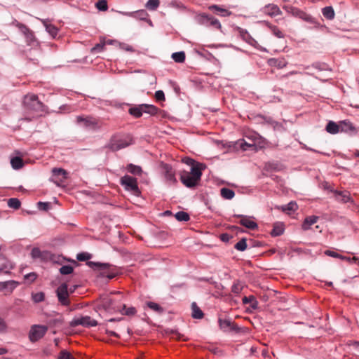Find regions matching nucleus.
<instances>
[{
    "instance_id": "c9c22d12",
    "label": "nucleus",
    "mask_w": 359,
    "mask_h": 359,
    "mask_svg": "<svg viewBox=\"0 0 359 359\" xmlns=\"http://www.w3.org/2000/svg\"><path fill=\"white\" fill-rule=\"evenodd\" d=\"M146 305L156 313L162 314L164 312V309L156 302H147Z\"/></svg>"
},
{
    "instance_id": "8fccbe9b",
    "label": "nucleus",
    "mask_w": 359,
    "mask_h": 359,
    "mask_svg": "<svg viewBox=\"0 0 359 359\" xmlns=\"http://www.w3.org/2000/svg\"><path fill=\"white\" fill-rule=\"evenodd\" d=\"M8 332V326L4 318L0 316V334H6Z\"/></svg>"
},
{
    "instance_id": "c03bdc74",
    "label": "nucleus",
    "mask_w": 359,
    "mask_h": 359,
    "mask_svg": "<svg viewBox=\"0 0 359 359\" xmlns=\"http://www.w3.org/2000/svg\"><path fill=\"white\" fill-rule=\"evenodd\" d=\"M311 67L319 71L330 70L328 65L324 62H316L313 63Z\"/></svg>"
},
{
    "instance_id": "2f4dec72",
    "label": "nucleus",
    "mask_w": 359,
    "mask_h": 359,
    "mask_svg": "<svg viewBox=\"0 0 359 359\" xmlns=\"http://www.w3.org/2000/svg\"><path fill=\"white\" fill-rule=\"evenodd\" d=\"M159 109L153 104H143V113L149 114L151 116L156 115Z\"/></svg>"
},
{
    "instance_id": "b1692460",
    "label": "nucleus",
    "mask_w": 359,
    "mask_h": 359,
    "mask_svg": "<svg viewBox=\"0 0 359 359\" xmlns=\"http://www.w3.org/2000/svg\"><path fill=\"white\" fill-rule=\"evenodd\" d=\"M0 260L3 261V262L0 264V273H9L10 270L13 269L14 267L13 264L7 261L1 254Z\"/></svg>"
},
{
    "instance_id": "79ce46f5",
    "label": "nucleus",
    "mask_w": 359,
    "mask_h": 359,
    "mask_svg": "<svg viewBox=\"0 0 359 359\" xmlns=\"http://www.w3.org/2000/svg\"><path fill=\"white\" fill-rule=\"evenodd\" d=\"M8 205L9 208L18 210L20 208L21 203L17 198H11L8 200Z\"/></svg>"
},
{
    "instance_id": "393cba45",
    "label": "nucleus",
    "mask_w": 359,
    "mask_h": 359,
    "mask_svg": "<svg viewBox=\"0 0 359 359\" xmlns=\"http://www.w3.org/2000/svg\"><path fill=\"white\" fill-rule=\"evenodd\" d=\"M46 32L53 37L55 38L57 35L58 29L53 25L49 23L48 20H41Z\"/></svg>"
},
{
    "instance_id": "aec40b11",
    "label": "nucleus",
    "mask_w": 359,
    "mask_h": 359,
    "mask_svg": "<svg viewBox=\"0 0 359 359\" xmlns=\"http://www.w3.org/2000/svg\"><path fill=\"white\" fill-rule=\"evenodd\" d=\"M340 124V132L346 133L350 135L357 134V129L354 125L349 121L344 120L339 122Z\"/></svg>"
},
{
    "instance_id": "39448f33",
    "label": "nucleus",
    "mask_w": 359,
    "mask_h": 359,
    "mask_svg": "<svg viewBox=\"0 0 359 359\" xmlns=\"http://www.w3.org/2000/svg\"><path fill=\"white\" fill-rule=\"evenodd\" d=\"M120 184L125 190L130 191L135 196H139L141 191L138 187L137 179L128 175H125L120 179Z\"/></svg>"
},
{
    "instance_id": "dca6fc26",
    "label": "nucleus",
    "mask_w": 359,
    "mask_h": 359,
    "mask_svg": "<svg viewBox=\"0 0 359 359\" xmlns=\"http://www.w3.org/2000/svg\"><path fill=\"white\" fill-rule=\"evenodd\" d=\"M330 191L334 194V198L336 201L339 202H341L344 203H353V201L352 198L350 196V194L347 191H337V190H333L330 189Z\"/></svg>"
},
{
    "instance_id": "cd10ccee",
    "label": "nucleus",
    "mask_w": 359,
    "mask_h": 359,
    "mask_svg": "<svg viewBox=\"0 0 359 359\" xmlns=\"http://www.w3.org/2000/svg\"><path fill=\"white\" fill-rule=\"evenodd\" d=\"M118 311L120 312L122 315L128 316H133L137 313V310L135 307H127L126 304L120 306V307H118Z\"/></svg>"
},
{
    "instance_id": "603ef678",
    "label": "nucleus",
    "mask_w": 359,
    "mask_h": 359,
    "mask_svg": "<svg viewBox=\"0 0 359 359\" xmlns=\"http://www.w3.org/2000/svg\"><path fill=\"white\" fill-rule=\"evenodd\" d=\"M37 208L40 210L48 211L50 208V203L39 201L37 203Z\"/></svg>"
},
{
    "instance_id": "5fc2aeb1",
    "label": "nucleus",
    "mask_w": 359,
    "mask_h": 359,
    "mask_svg": "<svg viewBox=\"0 0 359 359\" xmlns=\"http://www.w3.org/2000/svg\"><path fill=\"white\" fill-rule=\"evenodd\" d=\"M168 6L170 7H172V8H177V9H182V8H184L185 7L184 6L183 4L178 1V0H172L171 1Z\"/></svg>"
},
{
    "instance_id": "c756f323",
    "label": "nucleus",
    "mask_w": 359,
    "mask_h": 359,
    "mask_svg": "<svg viewBox=\"0 0 359 359\" xmlns=\"http://www.w3.org/2000/svg\"><path fill=\"white\" fill-rule=\"evenodd\" d=\"M325 130L330 134L335 135L340 132V124L330 121L325 127Z\"/></svg>"
},
{
    "instance_id": "49530a36",
    "label": "nucleus",
    "mask_w": 359,
    "mask_h": 359,
    "mask_svg": "<svg viewBox=\"0 0 359 359\" xmlns=\"http://www.w3.org/2000/svg\"><path fill=\"white\" fill-rule=\"evenodd\" d=\"M32 300L35 303H39L44 300L45 294L42 292H36V293L32 294Z\"/></svg>"
},
{
    "instance_id": "9b49d317",
    "label": "nucleus",
    "mask_w": 359,
    "mask_h": 359,
    "mask_svg": "<svg viewBox=\"0 0 359 359\" xmlns=\"http://www.w3.org/2000/svg\"><path fill=\"white\" fill-rule=\"evenodd\" d=\"M68 177L67 172L60 168H54L52 170V176L50 179L51 182L55 184L57 187H60L62 184Z\"/></svg>"
},
{
    "instance_id": "e2e57ef3",
    "label": "nucleus",
    "mask_w": 359,
    "mask_h": 359,
    "mask_svg": "<svg viewBox=\"0 0 359 359\" xmlns=\"http://www.w3.org/2000/svg\"><path fill=\"white\" fill-rule=\"evenodd\" d=\"M25 278L32 282L36 278V274L34 273H29L25 276Z\"/></svg>"
},
{
    "instance_id": "ddd939ff",
    "label": "nucleus",
    "mask_w": 359,
    "mask_h": 359,
    "mask_svg": "<svg viewBox=\"0 0 359 359\" xmlns=\"http://www.w3.org/2000/svg\"><path fill=\"white\" fill-rule=\"evenodd\" d=\"M119 13L124 16L132 17L140 20L149 22V24L152 25L151 20L148 18L149 14L145 10L142 9L133 12L119 11Z\"/></svg>"
},
{
    "instance_id": "a878e982",
    "label": "nucleus",
    "mask_w": 359,
    "mask_h": 359,
    "mask_svg": "<svg viewBox=\"0 0 359 359\" xmlns=\"http://www.w3.org/2000/svg\"><path fill=\"white\" fill-rule=\"evenodd\" d=\"M284 224L283 222H276L273 224V229L271 231V236L276 237L281 236L284 233Z\"/></svg>"
},
{
    "instance_id": "052dcab7",
    "label": "nucleus",
    "mask_w": 359,
    "mask_h": 359,
    "mask_svg": "<svg viewBox=\"0 0 359 359\" xmlns=\"http://www.w3.org/2000/svg\"><path fill=\"white\" fill-rule=\"evenodd\" d=\"M325 254L327 256L332 257H336V258H344V256L338 254L336 252L332 251V250H326L325 252Z\"/></svg>"
},
{
    "instance_id": "0eeeda50",
    "label": "nucleus",
    "mask_w": 359,
    "mask_h": 359,
    "mask_svg": "<svg viewBox=\"0 0 359 359\" xmlns=\"http://www.w3.org/2000/svg\"><path fill=\"white\" fill-rule=\"evenodd\" d=\"M76 121L78 125L88 130H98L101 128L99 121L92 116H78Z\"/></svg>"
},
{
    "instance_id": "9d476101",
    "label": "nucleus",
    "mask_w": 359,
    "mask_h": 359,
    "mask_svg": "<svg viewBox=\"0 0 359 359\" xmlns=\"http://www.w3.org/2000/svg\"><path fill=\"white\" fill-rule=\"evenodd\" d=\"M48 327L42 325H33L29 332V339L32 342H36L41 339L47 332Z\"/></svg>"
},
{
    "instance_id": "5701e85b",
    "label": "nucleus",
    "mask_w": 359,
    "mask_h": 359,
    "mask_svg": "<svg viewBox=\"0 0 359 359\" xmlns=\"http://www.w3.org/2000/svg\"><path fill=\"white\" fill-rule=\"evenodd\" d=\"M208 9L210 11H212L215 12V13L219 15L220 16H222V17H228L232 14L231 11H230L226 8H222L219 5H216V4L210 5L208 7Z\"/></svg>"
},
{
    "instance_id": "864d4df0",
    "label": "nucleus",
    "mask_w": 359,
    "mask_h": 359,
    "mask_svg": "<svg viewBox=\"0 0 359 359\" xmlns=\"http://www.w3.org/2000/svg\"><path fill=\"white\" fill-rule=\"evenodd\" d=\"M58 359H75L72 354L66 350L60 351Z\"/></svg>"
},
{
    "instance_id": "a18cd8bd",
    "label": "nucleus",
    "mask_w": 359,
    "mask_h": 359,
    "mask_svg": "<svg viewBox=\"0 0 359 359\" xmlns=\"http://www.w3.org/2000/svg\"><path fill=\"white\" fill-rule=\"evenodd\" d=\"M95 6L100 11H106L108 9L107 0H98L95 4Z\"/></svg>"
},
{
    "instance_id": "338daca9",
    "label": "nucleus",
    "mask_w": 359,
    "mask_h": 359,
    "mask_svg": "<svg viewBox=\"0 0 359 359\" xmlns=\"http://www.w3.org/2000/svg\"><path fill=\"white\" fill-rule=\"evenodd\" d=\"M250 306L253 309H256L258 307V302L257 301L255 297H254L253 300H252Z\"/></svg>"
},
{
    "instance_id": "412c9836",
    "label": "nucleus",
    "mask_w": 359,
    "mask_h": 359,
    "mask_svg": "<svg viewBox=\"0 0 359 359\" xmlns=\"http://www.w3.org/2000/svg\"><path fill=\"white\" fill-rule=\"evenodd\" d=\"M165 172V178L166 181L170 184H175L177 183V179L175 177V172L171 165L165 164L163 166Z\"/></svg>"
},
{
    "instance_id": "4c0bfd02",
    "label": "nucleus",
    "mask_w": 359,
    "mask_h": 359,
    "mask_svg": "<svg viewBox=\"0 0 359 359\" xmlns=\"http://www.w3.org/2000/svg\"><path fill=\"white\" fill-rule=\"evenodd\" d=\"M171 57L175 62L182 63L185 60L186 55L184 51H179L173 53Z\"/></svg>"
},
{
    "instance_id": "4be33fe9",
    "label": "nucleus",
    "mask_w": 359,
    "mask_h": 359,
    "mask_svg": "<svg viewBox=\"0 0 359 359\" xmlns=\"http://www.w3.org/2000/svg\"><path fill=\"white\" fill-rule=\"evenodd\" d=\"M19 283L15 280H8L4 282H0V290H6L9 293H11L14 289L17 287Z\"/></svg>"
},
{
    "instance_id": "7c9ffc66",
    "label": "nucleus",
    "mask_w": 359,
    "mask_h": 359,
    "mask_svg": "<svg viewBox=\"0 0 359 359\" xmlns=\"http://www.w3.org/2000/svg\"><path fill=\"white\" fill-rule=\"evenodd\" d=\"M191 316L194 319H201L204 316V313L202 310L198 306L196 302L191 304Z\"/></svg>"
},
{
    "instance_id": "f8f14e48",
    "label": "nucleus",
    "mask_w": 359,
    "mask_h": 359,
    "mask_svg": "<svg viewBox=\"0 0 359 359\" xmlns=\"http://www.w3.org/2000/svg\"><path fill=\"white\" fill-rule=\"evenodd\" d=\"M57 297L59 302L63 306H68L69 301L68 299V286L67 283H62L56 290Z\"/></svg>"
},
{
    "instance_id": "680f3d73",
    "label": "nucleus",
    "mask_w": 359,
    "mask_h": 359,
    "mask_svg": "<svg viewBox=\"0 0 359 359\" xmlns=\"http://www.w3.org/2000/svg\"><path fill=\"white\" fill-rule=\"evenodd\" d=\"M241 291V287L238 284H233L231 287V292L235 294H238Z\"/></svg>"
},
{
    "instance_id": "69168bd1",
    "label": "nucleus",
    "mask_w": 359,
    "mask_h": 359,
    "mask_svg": "<svg viewBox=\"0 0 359 359\" xmlns=\"http://www.w3.org/2000/svg\"><path fill=\"white\" fill-rule=\"evenodd\" d=\"M231 238V236H229V233H222L220 235V239L221 241H222L223 242H228L229 241V239Z\"/></svg>"
},
{
    "instance_id": "423d86ee",
    "label": "nucleus",
    "mask_w": 359,
    "mask_h": 359,
    "mask_svg": "<svg viewBox=\"0 0 359 359\" xmlns=\"http://www.w3.org/2000/svg\"><path fill=\"white\" fill-rule=\"evenodd\" d=\"M195 20L196 22L201 25L205 27H212L217 29H222L220 22L211 15L205 13H199L196 15Z\"/></svg>"
},
{
    "instance_id": "f3484780",
    "label": "nucleus",
    "mask_w": 359,
    "mask_h": 359,
    "mask_svg": "<svg viewBox=\"0 0 359 359\" xmlns=\"http://www.w3.org/2000/svg\"><path fill=\"white\" fill-rule=\"evenodd\" d=\"M102 308L109 313H115L118 311V307L120 306H117L116 304L115 300L111 298H105L102 300Z\"/></svg>"
},
{
    "instance_id": "6ab92c4d",
    "label": "nucleus",
    "mask_w": 359,
    "mask_h": 359,
    "mask_svg": "<svg viewBox=\"0 0 359 359\" xmlns=\"http://www.w3.org/2000/svg\"><path fill=\"white\" fill-rule=\"evenodd\" d=\"M234 217H240L241 220L239 221V224L247 229L250 230H255L258 228L257 224L251 220L250 218L248 216L243 215H235Z\"/></svg>"
},
{
    "instance_id": "7ed1b4c3",
    "label": "nucleus",
    "mask_w": 359,
    "mask_h": 359,
    "mask_svg": "<svg viewBox=\"0 0 359 359\" xmlns=\"http://www.w3.org/2000/svg\"><path fill=\"white\" fill-rule=\"evenodd\" d=\"M23 105L26 110L34 112H43L46 107L43 102L39 100L38 96L34 94H28L24 97Z\"/></svg>"
},
{
    "instance_id": "774afa93",
    "label": "nucleus",
    "mask_w": 359,
    "mask_h": 359,
    "mask_svg": "<svg viewBox=\"0 0 359 359\" xmlns=\"http://www.w3.org/2000/svg\"><path fill=\"white\" fill-rule=\"evenodd\" d=\"M106 333L109 335V336H111V337H117V338H119V335L115 332L114 331H111V330H106Z\"/></svg>"
},
{
    "instance_id": "37998d69",
    "label": "nucleus",
    "mask_w": 359,
    "mask_h": 359,
    "mask_svg": "<svg viewBox=\"0 0 359 359\" xmlns=\"http://www.w3.org/2000/svg\"><path fill=\"white\" fill-rule=\"evenodd\" d=\"M247 240L245 238H243L239 241L234 246L235 249L238 251L243 252L247 248Z\"/></svg>"
},
{
    "instance_id": "4d7b16f0",
    "label": "nucleus",
    "mask_w": 359,
    "mask_h": 359,
    "mask_svg": "<svg viewBox=\"0 0 359 359\" xmlns=\"http://www.w3.org/2000/svg\"><path fill=\"white\" fill-rule=\"evenodd\" d=\"M104 43H97L94 47L91 48L92 53H100L104 50Z\"/></svg>"
},
{
    "instance_id": "6e6d98bb",
    "label": "nucleus",
    "mask_w": 359,
    "mask_h": 359,
    "mask_svg": "<svg viewBox=\"0 0 359 359\" xmlns=\"http://www.w3.org/2000/svg\"><path fill=\"white\" fill-rule=\"evenodd\" d=\"M32 257L34 259L41 258L42 252L38 248H34L31 252Z\"/></svg>"
},
{
    "instance_id": "13d9d810",
    "label": "nucleus",
    "mask_w": 359,
    "mask_h": 359,
    "mask_svg": "<svg viewBox=\"0 0 359 359\" xmlns=\"http://www.w3.org/2000/svg\"><path fill=\"white\" fill-rule=\"evenodd\" d=\"M185 163L190 165L191 168H193V167H195V166H198V168H202L203 167V165L202 163H197L196 162L194 159L192 158H188L186 161H185Z\"/></svg>"
},
{
    "instance_id": "f257e3e1",
    "label": "nucleus",
    "mask_w": 359,
    "mask_h": 359,
    "mask_svg": "<svg viewBox=\"0 0 359 359\" xmlns=\"http://www.w3.org/2000/svg\"><path fill=\"white\" fill-rule=\"evenodd\" d=\"M90 258L91 255L88 252H81L76 255V259L79 261H87L86 264L94 271H99L102 276L107 277L109 279H112L115 277L116 271L114 266L109 263L88 261Z\"/></svg>"
},
{
    "instance_id": "bf43d9fd",
    "label": "nucleus",
    "mask_w": 359,
    "mask_h": 359,
    "mask_svg": "<svg viewBox=\"0 0 359 359\" xmlns=\"http://www.w3.org/2000/svg\"><path fill=\"white\" fill-rule=\"evenodd\" d=\"M155 98L157 101H164L165 99L164 92L161 90L156 91Z\"/></svg>"
},
{
    "instance_id": "c85d7f7f",
    "label": "nucleus",
    "mask_w": 359,
    "mask_h": 359,
    "mask_svg": "<svg viewBox=\"0 0 359 359\" xmlns=\"http://www.w3.org/2000/svg\"><path fill=\"white\" fill-rule=\"evenodd\" d=\"M128 113L136 118H140L143 114V104L131 107Z\"/></svg>"
},
{
    "instance_id": "1a4fd4ad",
    "label": "nucleus",
    "mask_w": 359,
    "mask_h": 359,
    "mask_svg": "<svg viewBox=\"0 0 359 359\" xmlns=\"http://www.w3.org/2000/svg\"><path fill=\"white\" fill-rule=\"evenodd\" d=\"M97 325V321L88 316L75 317L69 323V326L72 327H75L79 325H81L84 327H95Z\"/></svg>"
},
{
    "instance_id": "3c124183",
    "label": "nucleus",
    "mask_w": 359,
    "mask_h": 359,
    "mask_svg": "<svg viewBox=\"0 0 359 359\" xmlns=\"http://www.w3.org/2000/svg\"><path fill=\"white\" fill-rule=\"evenodd\" d=\"M266 24L269 26V27L271 29V31L273 34L278 38H283L284 35L282 33V32L278 28V27L274 25H270L269 22H266Z\"/></svg>"
},
{
    "instance_id": "e433bc0d",
    "label": "nucleus",
    "mask_w": 359,
    "mask_h": 359,
    "mask_svg": "<svg viewBox=\"0 0 359 359\" xmlns=\"http://www.w3.org/2000/svg\"><path fill=\"white\" fill-rule=\"evenodd\" d=\"M126 170L130 173L135 175H141L142 169L140 166L130 163L127 165Z\"/></svg>"
},
{
    "instance_id": "a211bd4d",
    "label": "nucleus",
    "mask_w": 359,
    "mask_h": 359,
    "mask_svg": "<svg viewBox=\"0 0 359 359\" xmlns=\"http://www.w3.org/2000/svg\"><path fill=\"white\" fill-rule=\"evenodd\" d=\"M261 11L270 17H276L282 14L280 8L273 4L264 6Z\"/></svg>"
},
{
    "instance_id": "f704fd0d",
    "label": "nucleus",
    "mask_w": 359,
    "mask_h": 359,
    "mask_svg": "<svg viewBox=\"0 0 359 359\" xmlns=\"http://www.w3.org/2000/svg\"><path fill=\"white\" fill-rule=\"evenodd\" d=\"M11 164L13 169L19 170L22 168L24 165V162L22 158L18 156H15L11 158Z\"/></svg>"
},
{
    "instance_id": "2eb2a0df",
    "label": "nucleus",
    "mask_w": 359,
    "mask_h": 359,
    "mask_svg": "<svg viewBox=\"0 0 359 359\" xmlns=\"http://www.w3.org/2000/svg\"><path fill=\"white\" fill-rule=\"evenodd\" d=\"M235 29L238 32L240 37L245 41L247 43L250 44L252 46L256 47L257 44V41L252 38V36L249 34L247 29L241 28L240 27H236Z\"/></svg>"
},
{
    "instance_id": "f03ea898",
    "label": "nucleus",
    "mask_w": 359,
    "mask_h": 359,
    "mask_svg": "<svg viewBox=\"0 0 359 359\" xmlns=\"http://www.w3.org/2000/svg\"><path fill=\"white\" fill-rule=\"evenodd\" d=\"M202 168L195 166L191 168L190 172L183 171L180 175L182 183L188 188H194L197 186L202 176Z\"/></svg>"
},
{
    "instance_id": "72a5a7b5",
    "label": "nucleus",
    "mask_w": 359,
    "mask_h": 359,
    "mask_svg": "<svg viewBox=\"0 0 359 359\" xmlns=\"http://www.w3.org/2000/svg\"><path fill=\"white\" fill-rule=\"evenodd\" d=\"M220 195L224 199L231 200L234 197L235 192L232 189L224 187L220 189Z\"/></svg>"
},
{
    "instance_id": "de8ad7c7",
    "label": "nucleus",
    "mask_w": 359,
    "mask_h": 359,
    "mask_svg": "<svg viewBox=\"0 0 359 359\" xmlns=\"http://www.w3.org/2000/svg\"><path fill=\"white\" fill-rule=\"evenodd\" d=\"M59 271L62 275H69L73 273L74 268L70 265H64L60 269Z\"/></svg>"
},
{
    "instance_id": "4468645a",
    "label": "nucleus",
    "mask_w": 359,
    "mask_h": 359,
    "mask_svg": "<svg viewBox=\"0 0 359 359\" xmlns=\"http://www.w3.org/2000/svg\"><path fill=\"white\" fill-rule=\"evenodd\" d=\"M219 326L220 329L225 332H238L239 331V327L233 323L231 320L229 319H222L219 318L218 320Z\"/></svg>"
},
{
    "instance_id": "0e129e2a",
    "label": "nucleus",
    "mask_w": 359,
    "mask_h": 359,
    "mask_svg": "<svg viewBox=\"0 0 359 359\" xmlns=\"http://www.w3.org/2000/svg\"><path fill=\"white\" fill-rule=\"evenodd\" d=\"M254 297H255L253 295H250L248 297L245 296L242 299L243 304H248L249 303H251V302H252V300H253Z\"/></svg>"
},
{
    "instance_id": "09e8293b",
    "label": "nucleus",
    "mask_w": 359,
    "mask_h": 359,
    "mask_svg": "<svg viewBox=\"0 0 359 359\" xmlns=\"http://www.w3.org/2000/svg\"><path fill=\"white\" fill-rule=\"evenodd\" d=\"M297 208V204L294 201H290L283 207V211H295Z\"/></svg>"
},
{
    "instance_id": "58836bf2",
    "label": "nucleus",
    "mask_w": 359,
    "mask_h": 359,
    "mask_svg": "<svg viewBox=\"0 0 359 359\" xmlns=\"http://www.w3.org/2000/svg\"><path fill=\"white\" fill-rule=\"evenodd\" d=\"M160 5V1L159 0H148L147 2L145 4V8L148 9L149 11H156Z\"/></svg>"
},
{
    "instance_id": "a19ab883",
    "label": "nucleus",
    "mask_w": 359,
    "mask_h": 359,
    "mask_svg": "<svg viewBox=\"0 0 359 359\" xmlns=\"http://www.w3.org/2000/svg\"><path fill=\"white\" fill-rule=\"evenodd\" d=\"M271 65L275 66L279 69H282L287 65V62L284 59H271L270 60Z\"/></svg>"
},
{
    "instance_id": "20e7f679",
    "label": "nucleus",
    "mask_w": 359,
    "mask_h": 359,
    "mask_svg": "<svg viewBox=\"0 0 359 359\" xmlns=\"http://www.w3.org/2000/svg\"><path fill=\"white\" fill-rule=\"evenodd\" d=\"M132 144L133 139L130 136L128 135L125 137H121L118 135H114L111 137L107 147L110 150L116 151Z\"/></svg>"
},
{
    "instance_id": "473e14b6",
    "label": "nucleus",
    "mask_w": 359,
    "mask_h": 359,
    "mask_svg": "<svg viewBox=\"0 0 359 359\" xmlns=\"http://www.w3.org/2000/svg\"><path fill=\"white\" fill-rule=\"evenodd\" d=\"M323 16L327 20H333L334 18V11L332 6H325L322 9Z\"/></svg>"
},
{
    "instance_id": "6e6552de",
    "label": "nucleus",
    "mask_w": 359,
    "mask_h": 359,
    "mask_svg": "<svg viewBox=\"0 0 359 359\" xmlns=\"http://www.w3.org/2000/svg\"><path fill=\"white\" fill-rule=\"evenodd\" d=\"M283 8L287 13L291 14L294 17L301 18L303 20L311 24L316 23V20L314 18L297 7L292 6H285Z\"/></svg>"
},
{
    "instance_id": "ea45409f",
    "label": "nucleus",
    "mask_w": 359,
    "mask_h": 359,
    "mask_svg": "<svg viewBox=\"0 0 359 359\" xmlns=\"http://www.w3.org/2000/svg\"><path fill=\"white\" fill-rule=\"evenodd\" d=\"M175 217L180 222H187L190 219L189 215L184 211H179L175 215Z\"/></svg>"
},
{
    "instance_id": "bb28decb",
    "label": "nucleus",
    "mask_w": 359,
    "mask_h": 359,
    "mask_svg": "<svg viewBox=\"0 0 359 359\" xmlns=\"http://www.w3.org/2000/svg\"><path fill=\"white\" fill-rule=\"evenodd\" d=\"M318 219V216L312 215L306 217L302 225V228L304 231H307L310 229V226L317 222Z\"/></svg>"
}]
</instances>
